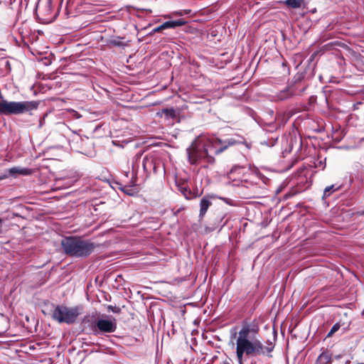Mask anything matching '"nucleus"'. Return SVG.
<instances>
[{"mask_svg":"<svg viewBox=\"0 0 364 364\" xmlns=\"http://www.w3.org/2000/svg\"><path fill=\"white\" fill-rule=\"evenodd\" d=\"M163 30H164V29H163V28H161V25H160V26H157V27L154 28L152 30V31L151 32V34H152V33H158V32H160V31H163Z\"/></svg>","mask_w":364,"mask_h":364,"instance_id":"obj_19","label":"nucleus"},{"mask_svg":"<svg viewBox=\"0 0 364 364\" xmlns=\"http://www.w3.org/2000/svg\"><path fill=\"white\" fill-rule=\"evenodd\" d=\"M97 328L100 332L104 333H112L114 332L117 328V323L115 319L106 320V319H97L95 321L94 328ZM94 331H96L94 329Z\"/></svg>","mask_w":364,"mask_h":364,"instance_id":"obj_6","label":"nucleus"},{"mask_svg":"<svg viewBox=\"0 0 364 364\" xmlns=\"http://www.w3.org/2000/svg\"><path fill=\"white\" fill-rule=\"evenodd\" d=\"M5 65H6V67H9V66H10V63H9V60H6V62H5Z\"/></svg>","mask_w":364,"mask_h":364,"instance_id":"obj_22","label":"nucleus"},{"mask_svg":"<svg viewBox=\"0 0 364 364\" xmlns=\"http://www.w3.org/2000/svg\"><path fill=\"white\" fill-rule=\"evenodd\" d=\"M62 247L67 255L74 257H87L94 250L93 243L77 237H65L62 240Z\"/></svg>","mask_w":364,"mask_h":364,"instance_id":"obj_3","label":"nucleus"},{"mask_svg":"<svg viewBox=\"0 0 364 364\" xmlns=\"http://www.w3.org/2000/svg\"><path fill=\"white\" fill-rule=\"evenodd\" d=\"M36 101H0V115H20L24 113L31 114V112L38 108Z\"/></svg>","mask_w":364,"mask_h":364,"instance_id":"obj_4","label":"nucleus"},{"mask_svg":"<svg viewBox=\"0 0 364 364\" xmlns=\"http://www.w3.org/2000/svg\"><path fill=\"white\" fill-rule=\"evenodd\" d=\"M191 11H186L185 13L186 14H189Z\"/></svg>","mask_w":364,"mask_h":364,"instance_id":"obj_25","label":"nucleus"},{"mask_svg":"<svg viewBox=\"0 0 364 364\" xmlns=\"http://www.w3.org/2000/svg\"><path fill=\"white\" fill-rule=\"evenodd\" d=\"M259 328L253 323H244L236 339V355L239 364H243L244 355H269L274 345L269 342L264 346L258 337Z\"/></svg>","mask_w":364,"mask_h":364,"instance_id":"obj_2","label":"nucleus"},{"mask_svg":"<svg viewBox=\"0 0 364 364\" xmlns=\"http://www.w3.org/2000/svg\"><path fill=\"white\" fill-rule=\"evenodd\" d=\"M8 171L11 175L19 174L23 176H28L32 173L31 169L19 166L12 167L9 168Z\"/></svg>","mask_w":364,"mask_h":364,"instance_id":"obj_10","label":"nucleus"},{"mask_svg":"<svg viewBox=\"0 0 364 364\" xmlns=\"http://www.w3.org/2000/svg\"><path fill=\"white\" fill-rule=\"evenodd\" d=\"M122 190L128 195L131 196L133 194L132 190L129 187L124 186Z\"/></svg>","mask_w":364,"mask_h":364,"instance_id":"obj_20","label":"nucleus"},{"mask_svg":"<svg viewBox=\"0 0 364 364\" xmlns=\"http://www.w3.org/2000/svg\"><path fill=\"white\" fill-rule=\"evenodd\" d=\"M186 23V21L183 19H178L176 21H168L161 24L163 29L174 28L176 27L182 26Z\"/></svg>","mask_w":364,"mask_h":364,"instance_id":"obj_9","label":"nucleus"},{"mask_svg":"<svg viewBox=\"0 0 364 364\" xmlns=\"http://www.w3.org/2000/svg\"><path fill=\"white\" fill-rule=\"evenodd\" d=\"M182 193L186 198H188V199L191 198V196H190L191 192L188 191L186 188H184V190L182 191Z\"/></svg>","mask_w":364,"mask_h":364,"instance_id":"obj_21","label":"nucleus"},{"mask_svg":"<svg viewBox=\"0 0 364 364\" xmlns=\"http://www.w3.org/2000/svg\"><path fill=\"white\" fill-rule=\"evenodd\" d=\"M183 13L182 11H177V12H176V15H178V16H182V15H183Z\"/></svg>","mask_w":364,"mask_h":364,"instance_id":"obj_23","label":"nucleus"},{"mask_svg":"<svg viewBox=\"0 0 364 364\" xmlns=\"http://www.w3.org/2000/svg\"><path fill=\"white\" fill-rule=\"evenodd\" d=\"M142 166L146 173H149L153 170L154 173H157L159 168L161 166V161L156 159L154 155H148L144 158Z\"/></svg>","mask_w":364,"mask_h":364,"instance_id":"obj_7","label":"nucleus"},{"mask_svg":"<svg viewBox=\"0 0 364 364\" xmlns=\"http://www.w3.org/2000/svg\"><path fill=\"white\" fill-rule=\"evenodd\" d=\"M68 112L70 113L73 118L80 119L81 117V115L74 109H68Z\"/></svg>","mask_w":364,"mask_h":364,"instance_id":"obj_18","label":"nucleus"},{"mask_svg":"<svg viewBox=\"0 0 364 364\" xmlns=\"http://www.w3.org/2000/svg\"><path fill=\"white\" fill-rule=\"evenodd\" d=\"M336 190H337V188H335L334 185H331V186L326 187V188L324 189V192H323V196L324 197L329 196L331 195V191H335Z\"/></svg>","mask_w":364,"mask_h":364,"instance_id":"obj_15","label":"nucleus"},{"mask_svg":"<svg viewBox=\"0 0 364 364\" xmlns=\"http://www.w3.org/2000/svg\"><path fill=\"white\" fill-rule=\"evenodd\" d=\"M166 118L174 119L176 117V110L173 108H166L161 111Z\"/></svg>","mask_w":364,"mask_h":364,"instance_id":"obj_13","label":"nucleus"},{"mask_svg":"<svg viewBox=\"0 0 364 364\" xmlns=\"http://www.w3.org/2000/svg\"><path fill=\"white\" fill-rule=\"evenodd\" d=\"M340 327H341V325H340V323H335V324L332 326V328H331V331L328 332V333L327 336H328V337L331 336L334 333H336V331H338L339 330Z\"/></svg>","mask_w":364,"mask_h":364,"instance_id":"obj_16","label":"nucleus"},{"mask_svg":"<svg viewBox=\"0 0 364 364\" xmlns=\"http://www.w3.org/2000/svg\"><path fill=\"white\" fill-rule=\"evenodd\" d=\"M332 362L331 356L328 353H322L317 358L316 364H331Z\"/></svg>","mask_w":364,"mask_h":364,"instance_id":"obj_11","label":"nucleus"},{"mask_svg":"<svg viewBox=\"0 0 364 364\" xmlns=\"http://www.w3.org/2000/svg\"><path fill=\"white\" fill-rule=\"evenodd\" d=\"M210 197L209 196H204L200 202V213L199 217L203 218L205 215L208 208L212 205L210 201Z\"/></svg>","mask_w":364,"mask_h":364,"instance_id":"obj_8","label":"nucleus"},{"mask_svg":"<svg viewBox=\"0 0 364 364\" xmlns=\"http://www.w3.org/2000/svg\"><path fill=\"white\" fill-rule=\"evenodd\" d=\"M363 214L364 215V210H363Z\"/></svg>","mask_w":364,"mask_h":364,"instance_id":"obj_26","label":"nucleus"},{"mask_svg":"<svg viewBox=\"0 0 364 364\" xmlns=\"http://www.w3.org/2000/svg\"><path fill=\"white\" fill-rule=\"evenodd\" d=\"M1 219L0 218V233L1 232Z\"/></svg>","mask_w":364,"mask_h":364,"instance_id":"obj_24","label":"nucleus"},{"mask_svg":"<svg viewBox=\"0 0 364 364\" xmlns=\"http://www.w3.org/2000/svg\"><path fill=\"white\" fill-rule=\"evenodd\" d=\"M108 44L110 46L119 47L124 46V43L121 41V39L119 37L110 39L108 42Z\"/></svg>","mask_w":364,"mask_h":364,"instance_id":"obj_14","label":"nucleus"},{"mask_svg":"<svg viewBox=\"0 0 364 364\" xmlns=\"http://www.w3.org/2000/svg\"><path fill=\"white\" fill-rule=\"evenodd\" d=\"M304 0H286L284 4L289 8L299 9L301 6Z\"/></svg>","mask_w":364,"mask_h":364,"instance_id":"obj_12","label":"nucleus"},{"mask_svg":"<svg viewBox=\"0 0 364 364\" xmlns=\"http://www.w3.org/2000/svg\"><path fill=\"white\" fill-rule=\"evenodd\" d=\"M81 309L78 306L68 307L63 305L56 306L53 311V319L59 323L72 324L75 322L80 314Z\"/></svg>","mask_w":364,"mask_h":364,"instance_id":"obj_5","label":"nucleus"},{"mask_svg":"<svg viewBox=\"0 0 364 364\" xmlns=\"http://www.w3.org/2000/svg\"><path fill=\"white\" fill-rule=\"evenodd\" d=\"M107 309L109 311H112L113 313H115V314H119L121 311V309L119 307L114 306L112 305L107 306Z\"/></svg>","mask_w":364,"mask_h":364,"instance_id":"obj_17","label":"nucleus"},{"mask_svg":"<svg viewBox=\"0 0 364 364\" xmlns=\"http://www.w3.org/2000/svg\"><path fill=\"white\" fill-rule=\"evenodd\" d=\"M237 144H244L247 149H250V144L240 136L225 140L213 136H200L186 149L188 162L192 165L200 163L213 164L215 159L213 154H219L229 146Z\"/></svg>","mask_w":364,"mask_h":364,"instance_id":"obj_1","label":"nucleus"}]
</instances>
